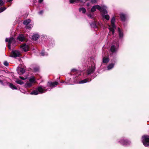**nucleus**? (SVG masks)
I'll return each mask as SVG.
<instances>
[{"mask_svg":"<svg viewBox=\"0 0 149 149\" xmlns=\"http://www.w3.org/2000/svg\"><path fill=\"white\" fill-rule=\"evenodd\" d=\"M20 55V52L17 50L12 51L11 56L15 58L19 57Z\"/></svg>","mask_w":149,"mask_h":149,"instance_id":"nucleus-8","label":"nucleus"},{"mask_svg":"<svg viewBox=\"0 0 149 149\" xmlns=\"http://www.w3.org/2000/svg\"><path fill=\"white\" fill-rule=\"evenodd\" d=\"M47 90V89H45V87L41 86L37 88L36 90L33 91L31 92L30 94L31 95H37L39 93H42L46 92Z\"/></svg>","mask_w":149,"mask_h":149,"instance_id":"nucleus-1","label":"nucleus"},{"mask_svg":"<svg viewBox=\"0 0 149 149\" xmlns=\"http://www.w3.org/2000/svg\"><path fill=\"white\" fill-rule=\"evenodd\" d=\"M120 15L121 20L123 21H125L127 17L126 15L123 13H121L120 14Z\"/></svg>","mask_w":149,"mask_h":149,"instance_id":"nucleus-16","label":"nucleus"},{"mask_svg":"<svg viewBox=\"0 0 149 149\" xmlns=\"http://www.w3.org/2000/svg\"><path fill=\"white\" fill-rule=\"evenodd\" d=\"M19 78L22 80H24L27 79V77H22L21 76H19Z\"/></svg>","mask_w":149,"mask_h":149,"instance_id":"nucleus-32","label":"nucleus"},{"mask_svg":"<svg viewBox=\"0 0 149 149\" xmlns=\"http://www.w3.org/2000/svg\"><path fill=\"white\" fill-rule=\"evenodd\" d=\"M104 6H102L101 7L99 5H95L93 6L92 8H91V11L92 12H93L96 11V9L99 10L100 12L102 11H103L106 13V11L104 10H103L104 8Z\"/></svg>","mask_w":149,"mask_h":149,"instance_id":"nucleus-4","label":"nucleus"},{"mask_svg":"<svg viewBox=\"0 0 149 149\" xmlns=\"http://www.w3.org/2000/svg\"><path fill=\"white\" fill-rule=\"evenodd\" d=\"M33 26V24H31L29 23L28 25L26 26V29H29L31 28Z\"/></svg>","mask_w":149,"mask_h":149,"instance_id":"nucleus-28","label":"nucleus"},{"mask_svg":"<svg viewBox=\"0 0 149 149\" xmlns=\"http://www.w3.org/2000/svg\"><path fill=\"white\" fill-rule=\"evenodd\" d=\"M9 86L12 89H17V87L15 85L12 84H10Z\"/></svg>","mask_w":149,"mask_h":149,"instance_id":"nucleus-27","label":"nucleus"},{"mask_svg":"<svg viewBox=\"0 0 149 149\" xmlns=\"http://www.w3.org/2000/svg\"><path fill=\"white\" fill-rule=\"evenodd\" d=\"M118 46L119 45L118 42L116 43V46L115 45L112 46L110 48L111 52L113 53L116 52L118 50Z\"/></svg>","mask_w":149,"mask_h":149,"instance_id":"nucleus-7","label":"nucleus"},{"mask_svg":"<svg viewBox=\"0 0 149 149\" xmlns=\"http://www.w3.org/2000/svg\"><path fill=\"white\" fill-rule=\"evenodd\" d=\"M25 39L24 35L22 34H20L18 36L17 39L20 41L22 42L24 41Z\"/></svg>","mask_w":149,"mask_h":149,"instance_id":"nucleus-14","label":"nucleus"},{"mask_svg":"<svg viewBox=\"0 0 149 149\" xmlns=\"http://www.w3.org/2000/svg\"><path fill=\"white\" fill-rule=\"evenodd\" d=\"M91 26L92 27H93L94 28H96V27H97L95 25V23H93V24H92L91 25Z\"/></svg>","mask_w":149,"mask_h":149,"instance_id":"nucleus-33","label":"nucleus"},{"mask_svg":"<svg viewBox=\"0 0 149 149\" xmlns=\"http://www.w3.org/2000/svg\"><path fill=\"white\" fill-rule=\"evenodd\" d=\"M71 72H77V70L75 69H72L71 70Z\"/></svg>","mask_w":149,"mask_h":149,"instance_id":"nucleus-37","label":"nucleus"},{"mask_svg":"<svg viewBox=\"0 0 149 149\" xmlns=\"http://www.w3.org/2000/svg\"><path fill=\"white\" fill-rule=\"evenodd\" d=\"M119 142L123 145H128L131 143V142L127 140H124V139H121L120 140Z\"/></svg>","mask_w":149,"mask_h":149,"instance_id":"nucleus-9","label":"nucleus"},{"mask_svg":"<svg viewBox=\"0 0 149 149\" xmlns=\"http://www.w3.org/2000/svg\"><path fill=\"white\" fill-rule=\"evenodd\" d=\"M95 70V68L94 65H93L90 67L87 70V74L88 75L90 74L93 72Z\"/></svg>","mask_w":149,"mask_h":149,"instance_id":"nucleus-10","label":"nucleus"},{"mask_svg":"<svg viewBox=\"0 0 149 149\" xmlns=\"http://www.w3.org/2000/svg\"><path fill=\"white\" fill-rule=\"evenodd\" d=\"M5 41L6 42H8V47L9 49H11V45H12L14 46V44L15 43V40L13 37L6 38Z\"/></svg>","mask_w":149,"mask_h":149,"instance_id":"nucleus-2","label":"nucleus"},{"mask_svg":"<svg viewBox=\"0 0 149 149\" xmlns=\"http://www.w3.org/2000/svg\"><path fill=\"white\" fill-rule=\"evenodd\" d=\"M70 3H72L74 2H82V0H70Z\"/></svg>","mask_w":149,"mask_h":149,"instance_id":"nucleus-26","label":"nucleus"},{"mask_svg":"<svg viewBox=\"0 0 149 149\" xmlns=\"http://www.w3.org/2000/svg\"><path fill=\"white\" fill-rule=\"evenodd\" d=\"M115 19L113 17L112 18L111 20V25L109 26V29L110 31L111 32L112 34H113L114 32V29H115V26L114 24Z\"/></svg>","mask_w":149,"mask_h":149,"instance_id":"nucleus-3","label":"nucleus"},{"mask_svg":"<svg viewBox=\"0 0 149 149\" xmlns=\"http://www.w3.org/2000/svg\"><path fill=\"white\" fill-rule=\"evenodd\" d=\"M39 37V35L35 34L32 36V38L33 40H36L38 39Z\"/></svg>","mask_w":149,"mask_h":149,"instance_id":"nucleus-18","label":"nucleus"},{"mask_svg":"<svg viewBox=\"0 0 149 149\" xmlns=\"http://www.w3.org/2000/svg\"><path fill=\"white\" fill-rule=\"evenodd\" d=\"M15 82L17 84L20 85H22L24 84V82L23 81L18 79H16Z\"/></svg>","mask_w":149,"mask_h":149,"instance_id":"nucleus-24","label":"nucleus"},{"mask_svg":"<svg viewBox=\"0 0 149 149\" xmlns=\"http://www.w3.org/2000/svg\"><path fill=\"white\" fill-rule=\"evenodd\" d=\"M41 55L42 56H46L48 55V54L45 52L44 51H42L40 53Z\"/></svg>","mask_w":149,"mask_h":149,"instance_id":"nucleus-29","label":"nucleus"},{"mask_svg":"<svg viewBox=\"0 0 149 149\" xmlns=\"http://www.w3.org/2000/svg\"><path fill=\"white\" fill-rule=\"evenodd\" d=\"M5 0H0V6L3 5L4 4Z\"/></svg>","mask_w":149,"mask_h":149,"instance_id":"nucleus-31","label":"nucleus"},{"mask_svg":"<svg viewBox=\"0 0 149 149\" xmlns=\"http://www.w3.org/2000/svg\"><path fill=\"white\" fill-rule=\"evenodd\" d=\"M43 0H39V3H41L43 1Z\"/></svg>","mask_w":149,"mask_h":149,"instance_id":"nucleus-40","label":"nucleus"},{"mask_svg":"<svg viewBox=\"0 0 149 149\" xmlns=\"http://www.w3.org/2000/svg\"><path fill=\"white\" fill-rule=\"evenodd\" d=\"M58 84V83L56 81L54 82H49L47 84V86L48 87H51L52 88H53L55 86L57 85Z\"/></svg>","mask_w":149,"mask_h":149,"instance_id":"nucleus-13","label":"nucleus"},{"mask_svg":"<svg viewBox=\"0 0 149 149\" xmlns=\"http://www.w3.org/2000/svg\"><path fill=\"white\" fill-rule=\"evenodd\" d=\"M87 6H89V3H88L87 4Z\"/></svg>","mask_w":149,"mask_h":149,"instance_id":"nucleus-41","label":"nucleus"},{"mask_svg":"<svg viewBox=\"0 0 149 149\" xmlns=\"http://www.w3.org/2000/svg\"><path fill=\"white\" fill-rule=\"evenodd\" d=\"M4 64L5 65L7 66L8 65V63L7 61H5L4 63Z\"/></svg>","mask_w":149,"mask_h":149,"instance_id":"nucleus-34","label":"nucleus"},{"mask_svg":"<svg viewBox=\"0 0 149 149\" xmlns=\"http://www.w3.org/2000/svg\"><path fill=\"white\" fill-rule=\"evenodd\" d=\"M43 13V11H41L39 12V14H41Z\"/></svg>","mask_w":149,"mask_h":149,"instance_id":"nucleus-39","label":"nucleus"},{"mask_svg":"<svg viewBox=\"0 0 149 149\" xmlns=\"http://www.w3.org/2000/svg\"><path fill=\"white\" fill-rule=\"evenodd\" d=\"M91 79H89L87 78L86 79L83 80H81L79 81V84H84L89 81H91Z\"/></svg>","mask_w":149,"mask_h":149,"instance_id":"nucleus-17","label":"nucleus"},{"mask_svg":"<svg viewBox=\"0 0 149 149\" xmlns=\"http://www.w3.org/2000/svg\"><path fill=\"white\" fill-rule=\"evenodd\" d=\"M79 10L80 12H81L82 13H85L86 12V9L84 8H81L79 9Z\"/></svg>","mask_w":149,"mask_h":149,"instance_id":"nucleus-21","label":"nucleus"},{"mask_svg":"<svg viewBox=\"0 0 149 149\" xmlns=\"http://www.w3.org/2000/svg\"><path fill=\"white\" fill-rule=\"evenodd\" d=\"M97 1V0H91V2L93 3H95Z\"/></svg>","mask_w":149,"mask_h":149,"instance_id":"nucleus-38","label":"nucleus"},{"mask_svg":"<svg viewBox=\"0 0 149 149\" xmlns=\"http://www.w3.org/2000/svg\"><path fill=\"white\" fill-rule=\"evenodd\" d=\"M20 47L22 48L23 50L25 51L26 52L28 50L29 47L26 44H24L20 46Z\"/></svg>","mask_w":149,"mask_h":149,"instance_id":"nucleus-11","label":"nucleus"},{"mask_svg":"<svg viewBox=\"0 0 149 149\" xmlns=\"http://www.w3.org/2000/svg\"><path fill=\"white\" fill-rule=\"evenodd\" d=\"M109 61V59L108 58L103 57V62L104 63H107Z\"/></svg>","mask_w":149,"mask_h":149,"instance_id":"nucleus-20","label":"nucleus"},{"mask_svg":"<svg viewBox=\"0 0 149 149\" xmlns=\"http://www.w3.org/2000/svg\"><path fill=\"white\" fill-rule=\"evenodd\" d=\"M88 17H89L90 18H93L92 15H91V14H88Z\"/></svg>","mask_w":149,"mask_h":149,"instance_id":"nucleus-35","label":"nucleus"},{"mask_svg":"<svg viewBox=\"0 0 149 149\" xmlns=\"http://www.w3.org/2000/svg\"><path fill=\"white\" fill-rule=\"evenodd\" d=\"M6 9V8L5 7L0 8V13L3 11L5 9Z\"/></svg>","mask_w":149,"mask_h":149,"instance_id":"nucleus-30","label":"nucleus"},{"mask_svg":"<svg viewBox=\"0 0 149 149\" xmlns=\"http://www.w3.org/2000/svg\"><path fill=\"white\" fill-rule=\"evenodd\" d=\"M31 22V20L30 19H28L25 20L23 24L24 25H26V26L29 24Z\"/></svg>","mask_w":149,"mask_h":149,"instance_id":"nucleus-19","label":"nucleus"},{"mask_svg":"<svg viewBox=\"0 0 149 149\" xmlns=\"http://www.w3.org/2000/svg\"><path fill=\"white\" fill-rule=\"evenodd\" d=\"M39 70V69L38 68H34V71H35V72H37L38 71V70Z\"/></svg>","mask_w":149,"mask_h":149,"instance_id":"nucleus-36","label":"nucleus"},{"mask_svg":"<svg viewBox=\"0 0 149 149\" xmlns=\"http://www.w3.org/2000/svg\"><path fill=\"white\" fill-rule=\"evenodd\" d=\"M114 65L113 64H109L107 67V69L110 70L112 69L114 66Z\"/></svg>","mask_w":149,"mask_h":149,"instance_id":"nucleus-25","label":"nucleus"},{"mask_svg":"<svg viewBox=\"0 0 149 149\" xmlns=\"http://www.w3.org/2000/svg\"><path fill=\"white\" fill-rule=\"evenodd\" d=\"M118 34L120 38L122 39L123 38V32L119 28H118Z\"/></svg>","mask_w":149,"mask_h":149,"instance_id":"nucleus-15","label":"nucleus"},{"mask_svg":"<svg viewBox=\"0 0 149 149\" xmlns=\"http://www.w3.org/2000/svg\"><path fill=\"white\" fill-rule=\"evenodd\" d=\"M32 85V83L30 82H27L25 85V86L26 87H30Z\"/></svg>","mask_w":149,"mask_h":149,"instance_id":"nucleus-22","label":"nucleus"},{"mask_svg":"<svg viewBox=\"0 0 149 149\" xmlns=\"http://www.w3.org/2000/svg\"><path fill=\"white\" fill-rule=\"evenodd\" d=\"M106 8V7L105 6H104V8L103 9V10L106 11V13L104 12V11H101V12L102 13V15L103 18L107 20H109V19L110 17L108 15L106 14L107 13Z\"/></svg>","mask_w":149,"mask_h":149,"instance_id":"nucleus-6","label":"nucleus"},{"mask_svg":"<svg viewBox=\"0 0 149 149\" xmlns=\"http://www.w3.org/2000/svg\"><path fill=\"white\" fill-rule=\"evenodd\" d=\"M142 139L143 145L146 147L149 146V136H144L142 137Z\"/></svg>","mask_w":149,"mask_h":149,"instance_id":"nucleus-5","label":"nucleus"},{"mask_svg":"<svg viewBox=\"0 0 149 149\" xmlns=\"http://www.w3.org/2000/svg\"><path fill=\"white\" fill-rule=\"evenodd\" d=\"M35 81V78L34 77H32L29 79V81L30 82H32V83H33Z\"/></svg>","mask_w":149,"mask_h":149,"instance_id":"nucleus-23","label":"nucleus"},{"mask_svg":"<svg viewBox=\"0 0 149 149\" xmlns=\"http://www.w3.org/2000/svg\"><path fill=\"white\" fill-rule=\"evenodd\" d=\"M17 70L18 73L20 75L23 74L25 72L24 69L20 67H18Z\"/></svg>","mask_w":149,"mask_h":149,"instance_id":"nucleus-12","label":"nucleus"}]
</instances>
